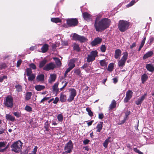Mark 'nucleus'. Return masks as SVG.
Here are the masks:
<instances>
[{"label": "nucleus", "instance_id": "f257e3e1", "mask_svg": "<svg viewBox=\"0 0 154 154\" xmlns=\"http://www.w3.org/2000/svg\"><path fill=\"white\" fill-rule=\"evenodd\" d=\"M98 19V17H97L94 25L97 31H100L104 30L109 26L110 22L109 19L104 18L101 20L99 22H97Z\"/></svg>", "mask_w": 154, "mask_h": 154}, {"label": "nucleus", "instance_id": "f03ea898", "mask_svg": "<svg viewBox=\"0 0 154 154\" xmlns=\"http://www.w3.org/2000/svg\"><path fill=\"white\" fill-rule=\"evenodd\" d=\"M130 23L126 20H120L119 22L118 28L119 31L124 32L129 28Z\"/></svg>", "mask_w": 154, "mask_h": 154}, {"label": "nucleus", "instance_id": "7ed1b4c3", "mask_svg": "<svg viewBox=\"0 0 154 154\" xmlns=\"http://www.w3.org/2000/svg\"><path fill=\"white\" fill-rule=\"evenodd\" d=\"M22 143L20 140L14 142L11 146V150L15 152H19L21 151Z\"/></svg>", "mask_w": 154, "mask_h": 154}, {"label": "nucleus", "instance_id": "20e7f679", "mask_svg": "<svg viewBox=\"0 0 154 154\" xmlns=\"http://www.w3.org/2000/svg\"><path fill=\"white\" fill-rule=\"evenodd\" d=\"M123 56L120 60L118 61V65L119 67H122L124 66L125 64L126 60L128 57V53L127 52H125L123 53Z\"/></svg>", "mask_w": 154, "mask_h": 154}, {"label": "nucleus", "instance_id": "39448f33", "mask_svg": "<svg viewBox=\"0 0 154 154\" xmlns=\"http://www.w3.org/2000/svg\"><path fill=\"white\" fill-rule=\"evenodd\" d=\"M98 52L96 50L92 51L87 57L88 62H92L95 60V57L97 56Z\"/></svg>", "mask_w": 154, "mask_h": 154}, {"label": "nucleus", "instance_id": "423d86ee", "mask_svg": "<svg viewBox=\"0 0 154 154\" xmlns=\"http://www.w3.org/2000/svg\"><path fill=\"white\" fill-rule=\"evenodd\" d=\"M73 148V144L71 140H69L65 146L64 150V153L66 154L70 153L72 152Z\"/></svg>", "mask_w": 154, "mask_h": 154}, {"label": "nucleus", "instance_id": "0eeeda50", "mask_svg": "<svg viewBox=\"0 0 154 154\" xmlns=\"http://www.w3.org/2000/svg\"><path fill=\"white\" fill-rule=\"evenodd\" d=\"M4 103L7 107L12 108L13 106L12 97L10 95L7 96Z\"/></svg>", "mask_w": 154, "mask_h": 154}, {"label": "nucleus", "instance_id": "6e6552de", "mask_svg": "<svg viewBox=\"0 0 154 154\" xmlns=\"http://www.w3.org/2000/svg\"><path fill=\"white\" fill-rule=\"evenodd\" d=\"M73 39L77 40L81 42H84L87 40L86 38L83 36L80 35L76 33H74L72 36Z\"/></svg>", "mask_w": 154, "mask_h": 154}, {"label": "nucleus", "instance_id": "1a4fd4ad", "mask_svg": "<svg viewBox=\"0 0 154 154\" xmlns=\"http://www.w3.org/2000/svg\"><path fill=\"white\" fill-rule=\"evenodd\" d=\"M67 24L69 26H74L77 25L78 21L76 18L69 19L67 20Z\"/></svg>", "mask_w": 154, "mask_h": 154}, {"label": "nucleus", "instance_id": "9d476101", "mask_svg": "<svg viewBox=\"0 0 154 154\" xmlns=\"http://www.w3.org/2000/svg\"><path fill=\"white\" fill-rule=\"evenodd\" d=\"M69 91L70 92V94L67 100L68 102H70L73 100L75 97L76 95V92L74 88L70 89Z\"/></svg>", "mask_w": 154, "mask_h": 154}, {"label": "nucleus", "instance_id": "9b49d317", "mask_svg": "<svg viewBox=\"0 0 154 154\" xmlns=\"http://www.w3.org/2000/svg\"><path fill=\"white\" fill-rule=\"evenodd\" d=\"M56 67L55 65L53 63H50L46 64L43 68V69L45 71L52 70Z\"/></svg>", "mask_w": 154, "mask_h": 154}, {"label": "nucleus", "instance_id": "f8f14e48", "mask_svg": "<svg viewBox=\"0 0 154 154\" xmlns=\"http://www.w3.org/2000/svg\"><path fill=\"white\" fill-rule=\"evenodd\" d=\"M133 93L132 91L130 90H128L126 93L125 97L124 99V102L127 103L129 100L132 97Z\"/></svg>", "mask_w": 154, "mask_h": 154}, {"label": "nucleus", "instance_id": "ddd939ff", "mask_svg": "<svg viewBox=\"0 0 154 154\" xmlns=\"http://www.w3.org/2000/svg\"><path fill=\"white\" fill-rule=\"evenodd\" d=\"M146 96V94H145L144 95H143L141 97L139 98L137 100L135 101V103L137 105H139L141 104L143 101L145 99Z\"/></svg>", "mask_w": 154, "mask_h": 154}, {"label": "nucleus", "instance_id": "4468645a", "mask_svg": "<svg viewBox=\"0 0 154 154\" xmlns=\"http://www.w3.org/2000/svg\"><path fill=\"white\" fill-rule=\"evenodd\" d=\"M102 39L101 38L97 37L95 38L94 40L91 42V44L92 46H94L98 44H100L101 42Z\"/></svg>", "mask_w": 154, "mask_h": 154}, {"label": "nucleus", "instance_id": "2eb2a0df", "mask_svg": "<svg viewBox=\"0 0 154 154\" xmlns=\"http://www.w3.org/2000/svg\"><path fill=\"white\" fill-rule=\"evenodd\" d=\"M122 53V51L119 49H117L115 50L114 57L115 58L117 59L120 58Z\"/></svg>", "mask_w": 154, "mask_h": 154}, {"label": "nucleus", "instance_id": "dca6fc26", "mask_svg": "<svg viewBox=\"0 0 154 154\" xmlns=\"http://www.w3.org/2000/svg\"><path fill=\"white\" fill-rule=\"evenodd\" d=\"M56 78V75L54 74H51L48 79V81L49 83H51L55 81Z\"/></svg>", "mask_w": 154, "mask_h": 154}, {"label": "nucleus", "instance_id": "f3484780", "mask_svg": "<svg viewBox=\"0 0 154 154\" xmlns=\"http://www.w3.org/2000/svg\"><path fill=\"white\" fill-rule=\"evenodd\" d=\"M146 67L147 70L150 72H152L154 71V67L152 64H146Z\"/></svg>", "mask_w": 154, "mask_h": 154}, {"label": "nucleus", "instance_id": "a211bd4d", "mask_svg": "<svg viewBox=\"0 0 154 154\" xmlns=\"http://www.w3.org/2000/svg\"><path fill=\"white\" fill-rule=\"evenodd\" d=\"M153 54V52L152 51H149L145 54L143 57V59L145 60L149 57H151Z\"/></svg>", "mask_w": 154, "mask_h": 154}, {"label": "nucleus", "instance_id": "6ab92c4d", "mask_svg": "<svg viewBox=\"0 0 154 154\" xmlns=\"http://www.w3.org/2000/svg\"><path fill=\"white\" fill-rule=\"evenodd\" d=\"M75 62V60L74 59H71L69 60V63L68 65L70 68L73 69L75 66L74 64Z\"/></svg>", "mask_w": 154, "mask_h": 154}, {"label": "nucleus", "instance_id": "aec40b11", "mask_svg": "<svg viewBox=\"0 0 154 154\" xmlns=\"http://www.w3.org/2000/svg\"><path fill=\"white\" fill-rule=\"evenodd\" d=\"M49 45L48 44H45L41 48V50L42 53L46 52L48 49Z\"/></svg>", "mask_w": 154, "mask_h": 154}, {"label": "nucleus", "instance_id": "412c9836", "mask_svg": "<svg viewBox=\"0 0 154 154\" xmlns=\"http://www.w3.org/2000/svg\"><path fill=\"white\" fill-rule=\"evenodd\" d=\"M103 124L102 122H100L98 123L96 127V128L97 129V132H100L101 131L103 127Z\"/></svg>", "mask_w": 154, "mask_h": 154}, {"label": "nucleus", "instance_id": "4be33fe9", "mask_svg": "<svg viewBox=\"0 0 154 154\" xmlns=\"http://www.w3.org/2000/svg\"><path fill=\"white\" fill-rule=\"evenodd\" d=\"M6 119L11 122L14 121L15 120V118L10 114H6Z\"/></svg>", "mask_w": 154, "mask_h": 154}, {"label": "nucleus", "instance_id": "5701e85b", "mask_svg": "<svg viewBox=\"0 0 154 154\" xmlns=\"http://www.w3.org/2000/svg\"><path fill=\"white\" fill-rule=\"evenodd\" d=\"M82 15L84 18L86 20H88L91 18L90 15L87 12L83 13Z\"/></svg>", "mask_w": 154, "mask_h": 154}, {"label": "nucleus", "instance_id": "b1692460", "mask_svg": "<svg viewBox=\"0 0 154 154\" xmlns=\"http://www.w3.org/2000/svg\"><path fill=\"white\" fill-rule=\"evenodd\" d=\"M44 75L43 74H40L37 76L36 80L38 81L42 82L44 81Z\"/></svg>", "mask_w": 154, "mask_h": 154}, {"label": "nucleus", "instance_id": "393cba45", "mask_svg": "<svg viewBox=\"0 0 154 154\" xmlns=\"http://www.w3.org/2000/svg\"><path fill=\"white\" fill-rule=\"evenodd\" d=\"M32 95V93L31 92H28L26 93L25 97V100H28L30 99Z\"/></svg>", "mask_w": 154, "mask_h": 154}, {"label": "nucleus", "instance_id": "a878e982", "mask_svg": "<svg viewBox=\"0 0 154 154\" xmlns=\"http://www.w3.org/2000/svg\"><path fill=\"white\" fill-rule=\"evenodd\" d=\"M110 138V137H109L108 138L106 139L103 143V146L105 148H106L107 147L108 143L111 142Z\"/></svg>", "mask_w": 154, "mask_h": 154}, {"label": "nucleus", "instance_id": "bb28decb", "mask_svg": "<svg viewBox=\"0 0 154 154\" xmlns=\"http://www.w3.org/2000/svg\"><path fill=\"white\" fill-rule=\"evenodd\" d=\"M148 76L147 75L145 74L143 75L141 77L142 82L143 83H144L148 79Z\"/></svg>", "mask_w": 154, "mask_h": 154}, {"label": "nucleus", "instance_id": "cd10ccee", "mask_svg": "<svg viewBox=\"0 0 154 154\" xmlns=\"http://www.w3.org/2000/svg\"><path fill=\"white\" fill-rule=\"evenodd\" d=\"M73 47L74 50L77 52H79L80 51V48L78 44L74 43L73 45Z\"/></svg>", "mask_w": 154, "mask_h": 154}, {"label": "nucleus", "instance_id": "c85d7f7f", "mask_svg": "<svg viewBox=\"0 0 154 154\" xmlns=\"http://www.w3.org/2000/svg\"><path fill=\"white\" fill-rule=\"evenodd\" d=\"M66 96L63 94H61L60 97V100L62 102H64L66 101Z\"/></svg>", "mask_w": 154, "mask_h": 154}, {"label": "nucleus", "instance_id": "c756f323", "mask_svg": "<svg viewBox=\"0 0 154 154\" xmlns=\"http://www.w3.org/2000/svg\"><path fill=\"white\" fill-rule=\"evenodd\" d=\"M59 83L57 82L56 83L53 85L52 87L53 90L55 92H57L59 91V89L58 88Z\"/></svg>", "mask_w": 154, "mask_h": 154}, {"label": "nucleus", "instance_id": "7c9ffc66", "mask_svg": "<svg viewBox=\"0 0 154 154\" xmlns=\"http://www.w3.org/2000/svg\"><path fill=\"white\" fill-rule=\"evenodd\" d=\"M35 89L37 91H41L43 90L45 88V87L43 85H38L35 87Z\"/></svg>", "mask_w": 154, "mask_h": 154}, {"label": "nucleus", "instance_id": "2f4dec72", "mask_svg": "<svg viewBox=\"0 0 154 154\" xmlns=\"http://www.w3.org/2000/svg\"><path fill=\"white\" fill-rule=\"evenodd\" d=\"M116 101L114 100H113L110 105L109 108L110 109H112L114 108L116 106Z\"/></svg>", "mask_w": 154, "mask_h": 154}, {"label": "nucleus", "instance_id": "473e14b6", "mask_svg": "<svg viewBox=\"0 0 154 154\" xmlns=\"http://www.w3.org/2000/svg\"><path fill=\"white\" fill-rule=\"evenodd\" d=\"M51 21L56 23H60L61 22V20L59 18H51Z\"/></svg>", "mask_w": 154, "mask_h": 154}, {"label": "nucleus", "instance_id": "72a5a7b5", "mask_svg": "<svg viewBox=\"0 0 154 154\" xmlns=\"http://www.w3.org/2000/svg\"><path fill=\"white\" fill-rule=\"evenodd\" d=\"M53 59L55 61L56 64L57 66H61V63L59 58L57 57H54L53 58Z\"/></svg>", "mask_w": 154, "mask_h": 154}, {"label": "nucleus", "instance_id": "f704fd0d", "mask_svg": "<svg viewBox=\"0 0 154 154\" xmlns=\"http://www.w3.org/2000/svg\"><path fill=\"white\" fill-rule=\"evenodd\" d=\"M15 87L16 88V91L18 92H20L22 91V87L20 85H16L15 86Z\"/></svg>", "mask_w": 154, "mask_h": 154}, {"label": "nucleus", "instance_id": "c9c22d12", "mask_svg": "<svg viewBox=\"0 0 154 154\" xmlns=\"http://www.w3.org/2000/svg\"><path fill=\"white\" fill-rule=\"evenodd\" d=\"M100 65L102 66H105L106 67L107 65V63L106 62L105 60H102L100 62Z\"/></svg>", "mask_w": 154, "mask_h": 154}, {"label": "nucleus", "instance_id": "e433bc0d", "mask_svg": "<svg viewBox=\"0 0 154 154\" xmlns=\"http://www.w3.org/2000/svg\"><path fill=\"white\" fill-rule=\"evenodd\" d=\"M47 60H44L41 61L40 63L39 67L40 68L43 67L44 65L47 63Z\"/></svg>", "mask_w": 154, "mask_h": 154}, {"label": "nucleus", "instance_id": "4c0bfd02", "mask_svg": "<svg viewBox=\"0 0 154 154\" xmlns=\"http://www.w3.org/2000/svg\"><path fill=\"white\" fill-rule=\"evenodd\" d=\"M29 76L28 79L29 81H32L35 78V74H32L31 75H28Z\"/></svg>", "mask_w": 154, "mask_h": 154}, {"label": "nucleus", "instance_id": "58836bf2", "mask_svg": "<svg viewBox=\"0 0 154 154\" xmlns=\"http://www.w3.org/2000/svg\"><path fill=\"white\" fill-rule=\"evenodd\" d=\"M113 69V63H110L108 66L107 70L109 72L112 71Z\"/></svg>", "mask_w": 154, "mask_h": 154}, {"label": "nucleus", "instance_id": "ea45409f", "mask_svg": "<svg viewBox=\"0 0 154 154\" xmlns=\"http://www.w3.org/2000/svg\"><path fill=\"white\" fill-rule=\"evenodd\" d=\"M57 118L59 121L62 122L63 120V116L62 114H60L58 115Z\"/></svg>", "mask_w": 154, "mask_h": 154}, {"label": "nucleus", "instance_id": "a19ab883", "mask_svg": "<svg viewBox=\"0 0 154 154\" xmlns=\"http://www.w3.org/2000/svg\"><path fill=\"white\" fill-rule=\"evenodd\" d=\"M7 142L4 141H0V149H2L5 147L6 145Z\"/></svg>", "mask_w": 154, "mask_h": 154}, {"label": "nucleus", "instance_id": "79ce46f5", "mask_svg": "<svg viewBox=\"0 0 154 154\" xmlns=\"http://www.w3.org/2000/svg\"><path fill=\"white\" fill-rule=\"evenodd\" d=\"M86 110L88 112V114L90 116H92L93 115V112L91 111V110L88 108H87L86 109Z\"/></svg>", "mask_w": 154, "mask_h": 154}, {"label": "nucleus", "instance_id": "37998d69", "mask_svg": "<svg viewBox=\"0 0 154 154\" xmlns=\"http://www.w3.org/2000/svg\"><path fill=\"white\" fill-rule=\"evenodd\" d=\"M74 73L80 76L81 74V72L79 69H75L74 70Z\"/></svg>", "mask_w": 154, "mask_h": 154}, {"label": "nucleus", "instance_id": "c03bdc74", "mask_svg": "<svg viewBox=\"0 0 154 154\" xmlns=\"http://www.w3.org/2000/svg\"><path fill=\"white\" fill-rule=\"evenodd\" d=\"M38 149V147L37 146H35L34 148L31 153H30L29 154H35L37 151Z\"/></svg>", "mask_w": 154, "mask_h": 154}, {"label": "nucleus", "instance_id": "a18cd8bd", "mask_svg": "<svg viewBox=\"0 0 154 154\" xmlns=\"http://www.w3.org/2000/svg\"><path fill=\"white\" fill-rule=\"evenodd\" d=\"M26 74L27 75H30L32 74L31 73L32 72V70L30 68H27L26 69Z\"/></svg>", "mask_w": 154, "mask_h": 154}, {"label": "nucleus", "instance_id": "49530a36", "mask_svg": "<svg viewBox=\"0 0 154 154\" xmlns=\"http://www.w3.org/2000/svg\"><path fill=\"white\" fill-rule=\"evenodd\" d=\"M135 2H136L134 0H132L129 4L127 5V7H129L130 6H132L134 5Z\"/></svg>", "mask_w": 154, "mask_h": 154}, {"label": "nucleus", "instance_id": "de8ad7c7", "mask_svg": "<svg viewBox=\"0 0 154 154\" xmlns=\"http://www.w3.org/2000/svg\"><path fill=\"white\" fill-rule=\"evenodd\" d=\"M44 128L45 129V130L46 131H48L49 130V125L48 124V121H47L46 122L45 125L44 126Z\"/></svg>", "mask_w": 154, "mask_h": 154}, {"label": "nucleus", "instance_id": "09e8293b", "mask_svg": "<svg viewBox=\"0 0 154 154\" xmlns=\"http://www.w3.org/2000/svg\"><path fill=\"white\" fill-rule=\"evenodd\" d=\"M25 109L27 111L30 112L32 110V108L29 106H26L25 108Z\"/></svg>", "mask_w": 154, "mask_h": 154}, {"label": "nucleus", "instance_id": "8fccbe9b", "mask_svg": "<svg viewBox=\"0 0 154 154\" xmlns=\"http://www.w3.org/2000/svg\"><path fill=\"white\" fill-rule=\"evenodd\" d=\"M133 150L135 152L139 154H143V152L140 151L137 148H134Z\"/></svg>", "mask_w": 154, "mask_h": 154}, {"label": "nucleus", "instance_id": "3c124183", "mask_svg": "<svg viewBox=\"0 0 154 154\" xmlns=\"http://www.w3.org/2000/svg\"><path fill=\"white\" fill-rule=\"evenodd\" d=\"M106 47L105 45H103L100 47V49L102 52H104L106 50Z\"/></svg>", "mask_w": 154, "mask_h": 154}, {"label": "nucleus", "instance_id": "603ef678", "mask_svg": "<svg viewBox=\"0 0 154 154\" xmlns=\"http://www.w3.org/2000/svg\"><path fill=\"white\" fill-rule=\"evenodd\" d=\"M8 147V145L6 146V145L5 146V147H4L3 149H0V152H2L5 151L6 149H7Z\"/></svg>", "mask_w": 154, "mask_h": 154}, {"label": "nucleus", "instance_id": "864d4df0", "mask_svg": "<svg viewBox=\"0 0 154 154\" xmlns=\"http://www.w3.org/2000/svg\"><path fill=\"white\" fill-rule=\"evenodd\" d=\"M29 66L31 68H32L33 69H36V66L33 63H32L29 65Z\"/></svg>", "mask_w": 154, "mask_h": 154}, {"label": "nucleus", "instance_id": "5fc2aeb1", "mask_svg": "<svg viewBox=\"0 0 154 154\" xmlns=\"http://www.w3.org/2000/svg\"><path fill=\"white\" fill-rule=\"evenodd\" d=\"M49 98V97H45L42 99L40 101V103H43L44 102L47 100Z\"/></svg>", "mask_w": 154, "mask_h": 154}, {"label": "nucleus", "instance_id": "6e6d98bb", "mask_svg": "<svg viewBox=\"0 0 154 154\" xmlns=\"http://www.w3.org/2000/svg\"><path fill=\"white\" fill-rule=\"evenodd\" d=\"M146 39V37H144L141 42V43L140 45V46L143 47V46L144 44Z\"/></svg>", "mask_w": 154, "mask_h": 154}, {"label": "nucleus", "instance_id": "4d7b16f0", "mask_svg": "<svg viewBox=\"0 0 154 154\" xmlns=\"http://www.w3.org/2000/svg\"><path fill=\"white\" fill-rule=\"evenodd\" d=\"M22 63V60H19L17 62V67H18L21 64V63Z\"/></svg>", "mask_w": 154, "mask_h": 154}, {"label": "nucleus", "instance_id": "13d9d810", "mask_svg": "<svg viewBox=\"0 0 154 154\" xmlns=\"http://www.w3.org/2000/svg\"><path fill=\"white\" fill-rule=\"evenodd\" d=\"M6 65L4 63H2L0 64V69H2L4 68L5 67Z\"/></svg>", "mask_w": 154, "mask_h": 154}, {"label": "nucleus", "instance_id": "bf43d9fd", "mask_svg": "<svg viewBox=\"0 0 154 154\" xmlns=\"http://www.w3.org/2000/svg\"><path fill=\"white\" fill-rule=\"evenodd\" d=\"M5 130V128H4L2 127H0V134L4 133Z\"/></svg>", "mask_w": 154, "mask_h": 154}, {"label": "nucleus", "instance_id": "052dcab7", "mask_svg": "<svg viewBox=\"0 0 154 154\" xmlns=\"http://www.w3.org/2000/svg\"><path fill=\"white\" fill-rule=\"evenodd\" d=\"M90 140H89L86 139L83 141V143L84 144L86 145L88 144Z\"/></svg>", "mask_w": 154, "mask_h": 154}, {"label": "nucleus", "instance_id": "680f3d73", "mask_svg": "<svg viewBox=\"0 0 154 154\" xmlns=\"http://www.w3.org/2000/svg\"><path fill=\"white\" fill-rule=\"evenodd\" d=\"M154 41V37H151L149 41V44H151V43Z\"/></svg>", "mask_w": 154, "mask_h": 154}, {"label": "nucleus", "instance_id": "e2e57ef3", "mask_svg": "<svg viewBox=\"0 0 154 154\" xmlns=\"http://www.w3.org/2000/svg\"><path fill=\"white\" fill-rule=\"evenodd\" d=\"M14 114L15 116H16L17 118H19L20 116V115L19 112H16L13 113Z\"/></svg>", "mask_w": 154, "mask_h": 154}, {"label": "nucleus", "instance_id": "0e129e2a", "mask_svg": "<svg viewBox=\"0 0 154 154\" xmlns=\"http://www.w3.org/2000/svg\"><path fill=\"white\" fill-rule=\"evenodd\" d=\"M104 116L103 113H101L99 114L98 117L100 119H102L103 117Z\"/></svg>", "mask_w": 154, "mask_h": 154}, {"label": "nucleus", "instance_id": "69168bd1", "mask_svg": "<svg viewBox=\"0 0 154 154\" xmlns=\"http://www.w3.org/2000/svg\"><path fill=\"white\" fill-rule=\"evenodd\" d=\"M59 101V98L58 97H56L54 100L53 102V103L54 104H56Z\"/></svg>", "mask_w": 154, "mask_h": 154}, {"label": "nucleus", "instance_id": "338daca9", "mask_svg": "<svg viewBox=\"0 0 154 154\" xmlns=\"http://www.w3.org/2000/svg\"><path fill=\"white\" fill-rule=\"evenodd\" d=\"M6 76H3V77H0V82L3 81L4 79L6 78Z\"/></svg>", "mask_w": 154, "mask_h": 154}, {"label": "nucleus", "instance_id": "774afa93", "mask_svg": "<svg viewBox=\"0 0 154 154\" xmlns=\"http://www.w3.org/2000/svg\"><path fill=\"white\" fill-rule=\"evenodd\" d=\"M136 45V43L135 42H134L130 46V48H133L135 47Z\"/></svg>", "mask_w": 154, "mask_h": 154}]
</instances>
